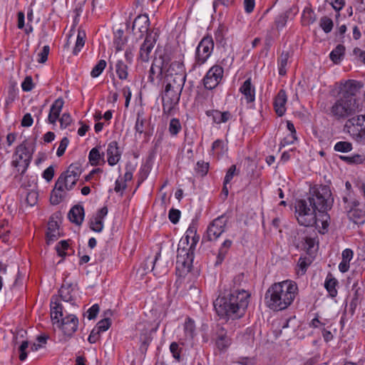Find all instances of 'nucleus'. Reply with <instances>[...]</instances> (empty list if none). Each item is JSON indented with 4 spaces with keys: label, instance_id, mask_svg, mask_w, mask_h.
Listing matches in <instances>:
<instances>
[{
    "label": "nucleus",
    "instance_id": "obj_1",
    "mask_svg": "<svg viewBox=\"0 0 365 365\" xmlns=\"http://www.w3.org/2000/svg\"><path fill=\"white\" fill-rule=\"evenodd\" d=\"M333 200L329 187L327 185L310 188L307 199L299 200L295 204V214L300 225L312 227L317 223L316 211L324 212L330 209Z\"/></svg>",
    "mask_w": 365,
    "mask_h": 365
},
{
    "label": "nucleus",
    "instance_id": "obj_2",
    "mask_svg": "<svg viewBox=\"0 0 365 365\" xmlns=\"http://www.w3.org/2000/svg\"><path fill=\"white\" fill-rule=\"evenodd\" d=\"M360 88V83L354 80H348L341 83L339 96L330 107L329 115L336 120H344L361 110L356 96Z\"/></svg>",
    "mask_w": 365,
    "mask_h": 365
},
{
    "label": "nucleus",
    "instance_id": "obj_3",
    "mask_svg": "<svg viewBox=\"0 0 365 365\" xmlns=\"http://www.w3.org/2000/svg\"><path fill=\"white\" fill-rule=\"evenodd\" d=\"M195 247L196 245H193L187 238L182 237L180 239L176 259V272L179 276H185L190 272Z\"/></svg>",
    "mask_w": 365,
    "mask_h": 365
},
{
    "label": "nucleus",
    "instance_id": "obj_4",
    "mask_svg": "<svg viewBox=\"0 0 365 365\" xmlns=\"http://www.w3.org/2000/svg\"><path fill=\"white\" fill-rule=\"evenodd\" d=\"M344 130L356 143L365 145V114L349 118L345 123Z\"/></svg>",
    "mask_w": 365,
    "mask_h": 365
},
{
    "label": "nucleus",
    "instance_id": "obj_5",
    "mask_svg": "<svg viewBox=\"0 0 365 365\" xmlns=\"http://www.w3.org/2000/svg\"><path fill=\"white\" fill-rule=\"evenodd\" d=\"M31 159L32 153L29 151L25 143H23L16 147L11 164L23 175L28 169Z\"/></svg>",
    "mask_w": 365,
    "mask_h": 365
},
{
    "label": "nucleus",
    "instance_id": "obj_6",
    "mask_svg": "<svg viewBox=\"0 0 365 365\" xmlns=\"http://www.w3.org/2000/svg\"><path fill=\"white\" fill-rule=\"evenodd\" d=\"M345 210L350 220L356 224H362L365 222V205H362L356 199L344 197Z\"/></svg>",
    "mask_w": 365,
    "mask_h": 365
},
{
    "label": "nucleus",
    "instance_id": "obj_7",
    "mask_svg": "<svg viewBox=\"0 0 365 365\" xmlns=\"http://www.w3.org/2000/svg\"><path fill=\"white\" fill-rule=\"evenodd\" d=\"M237 299L216 298L213 305L217 315L220 317H226L237 313L240 309V304L237 302Z\"/></svg>",
    "mask_w": 365,
    "mask_h": 365
},
{
    "label": "nucleus",
    "instance_id": "obj_8",
    "mask_svg": "<svg viewBox=\"0 0 365 365\" xmlns=\"http://www.w3.org/2000/svg\"><path fill=\"white\" fill-rule=\"evenodd\" d=\"M222 297H251L252 293L247 289V283L245 281V274L240 273L235 276L232 282L229 287L225 288Z\"/></svg>",
    "mask_w": 365,
    "mask_h": 365
},
{
    "label": "nucleus",
    "instance_id": "obj_9",
    "mask_svg": "<svg viewBox=\"0 0 365 365\" xmlns=\"http://www.w3.org/2000/svg\"><path fill=\"white\" fill-rule=\"evenodd\" d=\"M214 48V42L211 36H205L196 48L195 66L205 63L210 56Z\"/></svg>",
    "mask_w": 365,
    "mask_h": 365
},
{
    "label": "nucleus",
    "instance_id": "obj_10",
    "mask_svg": "<svg viewBox=\"0 0 365 365\" xmlns=\"http://www.w3.org/2000/svg\"><path fill=\"white\" fill-rule=\"evenodd\" d=\"M169 62V57L165 56L155 58L149 70L148 81L152 83H154L156 80L161 81L163 78V72L166 71Z\"/></svg>",
    "mask_w": 365,
    "mask_h": 365
},
{
    "label": "nucleus",
    "instance_id": "obj_11",
    "mask_svg": "<svg viewBox=\"0 0 365 365\" xmlns=\"http://www.w3.org/2000/svg\"><path fill=\"white\" fill-rule=\"evenodd\" d=\"M228 222V217L222 215L210 222L207 229V238L208 241L216 240L225 231Z\"/></svg>",
    "mask_w": 365,
    "mask_h": 365
},
{
    "label": "nucleus",
    "instance_id": "obj_12",
    "mask_svg": "<svg viewBox=\"0 0 365 365\" xmlns=\"http://www.w3.org/2000/svg\"><path fill=\"white\" fill-rule=\"evenodd\" d=\"M224 69L221 66L214 65L206 73L202 79L203 85L207 90L215 88L223 78Z\"/></svg>",
    "mask_w": 365,
    "mask_h": 365
},
{
    "label": "nucleus",
    "instance_id": "obj_13",
    "mask_svg": "<svg viewBox=\"0 0 365 365\" xmlns=\"http://www.w3.org/2000/svg\"><path fill=\"white\" fill-rule=\"evenodd\" d=\"M283 289H286V293L290 295L297 294V284L291 280H285L282 282L275 283L267 290L265 297H282Z\"/></svg>",
    "mask_w": 365,
    "mask_h": 365
},
{
    "label": "nucleus",
    "instance_id": "obj_14",
    "mask_svg": "<svg viewBox=\"0 0 365 365\" xmlns=\"http://www.w3.org/2000/svg\"><path fill=\"white\" fill-rule=\"evenodd\" d=\"M78 325V319L73 314H68L56 323V326L59 328L65 337L71 338L76 331Z\"/></svg>",
    "mask_w": 365,
    "mask_h": 365
},
{
    "label": "nucleus",
    "instance_id": "obj_15",
    "mask_svg": "<svg viewBox=\"0 0 365 365\" xmlns=\"http://www.w3.org/2000/svg\"><path fill=\"white\" fill-rule=\"evenodd\" d=\"M150 21L148 14H140L135 18L132 25V32L133 35L139 34V38H142L145 34L148 36L153 30H150Z\"/></svg>",
    "mask_w": 365,
    "mask_h": 365
},
{
    "label": "nucleus",
    "instance_id": "obj_16",
    "mask_svg": "<svg viewBox=\"0 0 365 365\" xmlns=\"http://www.w3.org/2000/svg\"><path fill=\"white\" fill-rule=\"evenodd\" d=\"M158 34L157 32H150L145 36L139 51V58L144 62L150 59V53L157 41Z\"/></svg>",
    "mask_w": 365,
    "mask_h": 365
},
{
    "label": "nucleus",
    "instance_id": "obj_17",
    "mask_svg": "<svg viewBox=\"0 0 365 365\" xmlns=\"http://www.w3.org/2000/svg\"><path fill=\"white\" fill-rule=\"evenodd\" d=\"M294 298H265V304L273 311L287 309L293 302Z\"/></svg>",
    "mask_w": 365,
    "mask_h": 365
},
{
    "label": "nucleus",
    "instance_id": "obj_18",
    "mask_svg": "<svg viewBox=\"0 0 365 365\" xmlns=\"http://www.w3.org/2000/svg\"><path fill=\"white\" fill-rule=\"evenodd\" d=\"M108 163L110 165H116L120 159L121 152L120 151L118 143L111 141L107 148Z\"/></svg>",
    "mask_w": 365,
    "mask_h": 365
},
{
    "label": "nucleus",
    "instance_id": "obj_19",
    "mask_svg": "<svg viewBox=\"0 0 365 365\" xmlns=\"http://www.w3.org/2000/svg\"><path fill=\"white\" fill-rule=\"evenodd\" d=\"M64 104V101L62 98H57L51 106L48 122L50 124L54 125L56 120L59 118L60 113L62 110Z\"/></svg>",
    "mask_w": 365,
    "mask_h": 365
},
{
    "label": "nucleus",
    "instance_id": "obj_20",
    "mask_svg": "<svg viewBox=\"0 0 365 365\" xmlns=\"http://www.w3.org/2000/svg\"><path fill=\"white\" fill-rule=\"evenodd\" d=\"M287 101V97L286 95V92L284 90L281 89L277 96L274 98V108L275 110L276 113L279 116H282L286 111V103Z\"/></svg>",
    "mask_w": 365,
    "mask_h": 365
},
{
    "label": "nucleus",
    "instance_id": "obj_21",
    "mask_svg": "<svg viewBox=\"0 0 365 365\" xmlns=\"http://www.w3.org/2000/svg\"><path fill=\"white\" fill-rule=\"evenodd\" d=\"M84 216V208L81 205H74L68 213L69 220L76 225H81L82 224Z\"/></svg>",
    "mask_w": 365,
    "mask_h": 365
},
{
    "label": "nucleus",
    "instance_id": "obj_22",
    "mask_svg": "<svg viewBox=\"0 0 365 365\" xmlns=\"http://www.w3.org/2000/svg\"><path fill=\"white\" fill-rule=\"evenodd\" d=\"M78 180V178H74V176L63 172L58 177L56 182H58V185H59L58 190H61L62 186L65 190H71L75 186Z\"/></svg>",
    "mask_w": 365,
    "mask_h": 365
},
{
    "label": "nucleus",
    "instance_id": "obj_23",
    "mask_svg": "<svg viewBox=\"0 0 365 365\" xmlns=\"http://www.w3.org/2000/svg\"><path fill=\"white\" fill-rule=\"evenodd\" d=\"M165 78L167 81V84H170V88L182 91L186 80V74H174L173 76H167L165 73Z\"/></svg>",
    "mask_w": 365,
    "mask_h": 365
},
{
    "label": "nucleus",
    "instance_id": "obj_24",
    "mask_svg": "<svg viewBox=\"0 0 365 365\" xmlns=\"http://www.w3.org/2000/svg\"><path fill=\"white\" fill-rule=\"evenodd\" d=\"M50 307L51 319L53 325L55 326L56 323H58V321L61 320V318H63V307L58 300L51 301Z\"/></svg>",
    "mask_w": 365,
    "mask_h": 365
},
{
    "label": "nucleus",
    "instance_id": "obj_25",
    "mask_svg": "<svg viewBox=\"0 0 365 365\" xmlns=\"http://www.w3.org/2000/svg\"><path fill=\"white\" fill-rule=\"evenodd\" d=\"M205 113L208 117H212L213 122L217 124L226 123L232 118L229 111L221 112L218 110H209Z\"/></svg>",
    "mask_w": 365,
    "mask_h": 365
},
{
    "label": "nucleus",
    "instance_id": "obj_26",
    "mask_svg": "<svg viewBox=\"0 0 365 365\" xmlns=\"http://www.w3.org/2000/svg\"><path fill=\"white\" fill-rule=\"evenodd\" d=\"M57 216L52 215L48 222V232L46 233L47 237L49 240H56L60 236L58 224L56 220Z\"/></svg>",
    "mask_w": 365,
    "mask_h": 365
},
{
    "label": "nucleus",
    "instance_id": "obj_27",
    "mask_svg": "<svg viewBox=\"0 0 365 365\" xmlns=\"http://www.w3.org/2000/svg\"><path fill=\"white\" fill-rule=\"evenodd\" d=\"M245 96L247 103H252L255 100V88L252 86L251 79H247L240 88Z\"/></svg>",
    "mask_w": 365,
    "mask_h": 365
},
{
    "label": "nucleus",
    "instance_id": "obj_28",
    "mask_svg": "<svg viewBox=\"0 0 365 365\" xmlns=\"http://www.w3.org/2000/svg\"><path fill=\"white\" fill-rule=\"evenodd\" d=\"M232 245V241L231 240H225L221 244L217 255L215 266L220 265L222 263Z\"/></svg>",
    "mask_w": 365,
    "mask_h": 365
},
{
    "label": "nucleus",
    "instance_id": "obj_29",
    "mask_svg": "<svg viewBox=\"0 0 365 365\" xmlns=\"http://www.w3.org/2000/svg\"><path fill=\"white\" fill-rule=\"evenodd\" d=\"M127 37L124 36V31L123 29H118L114 33L113 44L116 51L123 50L124 46L127 43Z\"/></svg>",
    "mask_w": 365,
    "mask_h": 365
},
{
    "label": "nucleus",
    "instance_id": "obj_30",
    "mask_svg": "<svg viewBox=\"0 0 365 365\" xmlns=\"http://www.w3.org/2000/svg\"><path fill=\"white\" fill-rule=\"evenodd\" d=\"M216 345L220 350L226 349L230 344V339L227 336L225 329L222 327L217 331Z\"/></svg>",
    "mask_w": 365,
    "mask_h": 365
},
{
    "label": "nucleus",
    "instance_id": "obj_31",
    "mask_svg": "<svg viewBox=\"0 0 365 365\" xmlns=\"http://www.w3.org/2000/svg\"><path fill=\"white\" fill-rule=\"evenodd\" d=\"M59 189V185L56 182L55 187L51 192L50 201L52 205L59 204L63 199L65 197V189L61 186V189Z\"/></svg>",
    "mask_w": 365,
    "mask_h": 365
},
{
    "label": "nucleus",
    "instance_id": "obj_32",
    "mask_svg": "<svg viewBox=\"0 0 365 365\" xmlns=\"http://www.w3.org/2000/svg\"><path fill=\"white\" fill-rule=\"evenodd\" d=\"M165 70L168 77L173 76L174 74H185L183 63L177 61L172 62Z\"/></svg>",
    "mask_w": 365,
    "mask_h": 365
},
{
    "label": "nucleus",
    "instance_id": "obj_33",
    "mask_svg": "<svg viewBox=\"0 0 365 365\" xmlns=\"http://www.w3.org/2000/svg\"><path fill=\"white\" fill-rule=\"evenodd\" d=\"M345 52V47L342 44H339L336 48L330 53V59L335 63L339 64L343 59Z\"/></svg>",
    "mask_w": 365,
    "mask_h": 365
},
{
    "label": "nucleus",
    "instance_id": "obj_34",
    "mask_svg": "<svg viewBox=\"0 0 365 365\" xmlns=\"http://www.w3.org/2000/svg\"><path fill=\"white\" fill-rule=\"evenodd\" d=\"M182 91L170 88V84H166L163 97L175 102L180 101Z\"/></svg>",
    "mask_w": 365,
    "mask_h": 365
},
{
    "label": "nucleus",
    "instance_id": "obj_35",
    "mask_svg": "<svg viewBox=\"0 0 365 365\" xmlns=\"http://www.w3.org/2000/svg\"><path fill=\"white\" fill-rule=\"evenodd\" d=\"M289 58V53L287 51H282L280 56L278 58V68L279 74L280 76H284L287 73L286 67L287 66L288 59Z\"/></svg>",
    "mask_w": 365,
    "mask_h": 365
},
{
    "label": "nucleus",
    "instance_id": "obj_36",
    "mask_svg": "<svg viewBox=\"0 0 365 365\" xmlns=\"http://www.w3.org/2000/svg\"><path fill=\"white\" fill-rule=\"evenodd\" d=\"M145 127L146 120L143 117V111H138L134 129L137 133L140 135L145 132Z\"/></svg>",
    "mask_w": 365,
    "mask_h": 365
},
{
    "label": "nucleus",
    "instance_id": "obj_37",
    "mask_svg": "<svg viewBox=\"0 0 365 365\" xmlns=\"http://www.w3.org/2000/svg\"><path fill=\"white\" fill-rule=\"evenodd\" d=\"M162 99L163 115H165L167 116L173 115V110L179 102H175L173 100H169L163 97H162Z\"/></svg>",
    "mask_w": 365,
    "mask_h": 365
},
{
    "label": "nucleus",
    "instance_id": "obj_38",
    "mask_svg": "<svg viewBox=\"0 0 365 365\" xmlns=\"http://www.w3.org/2000/svg\"><path fill=\"white\" fill-rule=\"evenodd\" d=\"M86 33L83 30L78 31V35L75 46L73 49V54L76 56L81 51L85 44Z\"/></svg>",
    "mask_w": 365,
    "mask_h": 365
},
{
    "label": "nucleus",
    "instance_id": "obj_39",
    "mask_svg": "<svg viewBox=\"0 0 365 365\" xmlns=\"http://www.w3.org/2000/svg\"><path fill=\"white\" fill-rule=\"evenodd\" d=\"M315 245V239L311 237H304L302 238L300 243H298L297 247L306 250L308 253L310 252L314 248Z\"/></svg>",
    "mask_w": 365,
    "mask_h": 365
},
{
    "label": "nucleus",
    "instance_id": "obj_40",
    "mask_svg": "<svg viewBox=\"0 0 365 365\" xmlns=\"http://www.w3.org/2000/svg\"><path fill=\"white\" fill-rule=\"evenodd\" d=\"M340 159L348 164H361L365 160V157L363 155L354 154L353 155H341Z\"/></svg>",
    "mask_w": 365,
    "mask_h": 365
},
{
    "label": "nucleus",
    "instance_id": "obj_41",
    "mask_svg": "<svg viewBox=\"0 0 365 365\" xmlns=\"http://www.w3.org/2000/svg\"><path fill=\"white\" fill-rule=\"evenodd\" d=\"M115 71L120 80H125L128 78V66L123 61H118L115 65Z\"/></svg>",
    "mask_w": 365,
    "mask_h": 365
},
{
    "label": "nucleus",
    "instance_id": "obj_42",
    "mask_svg": "<svg viewBox=\"0 0 365 365\" xmlns=\"http://www.w3.org/2000/svg\"><path fill=\"white\" fill-rule=\"evenodd\" d=\"M195 326L194 321L188 317L184 324L185 336L188 339H192L195 335Z\"/></svg>",
    "mask_w": 365,
    "mask_h": 365
},
{
    "label": "nucleus",
    "instance_id": "obj_43",
    "mask_svg": "<svg viewBox=\"0 0 365 365\" xmlns=\"http://www.w3.org/2000/svg\"><path fill=\"white\" fill-rule=\"evenodd\" d=\"M317 19L314 11L310 8H305L302 14V22L304 25L313 24Z\"/></svg>",
    "mask_w": 365,
    "mask_h": 365
},
{
    "label": "nucleus",
    "instance_id": "obj_44",
    "mask_svg": "<svg viewBox=\"0 0 365 365\" xmlns=\"http://www.w3.org/2000/svg\"><path fill=\"white\" fill-rule=\"evenodd\" d=\"M184 237L187 238L188 240H191L192 244L193 245H197L200 237L197 235V230L196 227L193 225H190L188 229L187 230Z\"/></svg>",
    "mask_w": 365,
    "mask_h": 365
},
{
    "label": "nucleus",
    "instance_id": "obj_45",
    "mask_svg": "<svg viewBox=\"0 0 365 365\" xmlns=\"http://www.w3.org/2000/svg\"><path fill=\"white\" fill-rule=\"evenodd\" d=\"M353 149L352 143L348 141H339L334 147V150L340 153H349Z\"/></svg>",
    "mask_w": 365,
    "mask_h": 365
},
{
    "label": "nucleus",
    "instance_id": "obj_46",
    "mask_svg": "<svg viewBox=\"0 0 365 365\" xmlns=\"http://www.w3.org/2000/svg\"><path fill=\"white\" fill-rule=\"evenodd\" d=\"M103 156V153L101 155L98 148L96 147L91 150L88 155V159L92 165H97Z\"/></svg>",
    "mask_w": 365,
    "mask_h": 365
},
{
    "label": "nucleus",
    "instance_id": "obj_47",
    "mask_svg": "<svg viewBox=\"0 0 365 365\" xmlns=\"http://www.w3.org/2000/svg\"><path fill=\"white\" fill-rule=\"evenodd\" d=\"M319 26L324 31V33L328 34L331 31L334 26V23L330 18L327 16H323L320 19Z\"/></svg>",
    "mask_w": 365,
    "mask_h": 365
},
{
    "label": "nucleus",
    "instance_id": "obj_48",
    "mask_svg": "<svg viewBox=\"0 0 365 365\" xmlns=\"http://www.w3.org/2000/svg\"><path fill=\"white\" fill-rule=\"evenodd\" d=\"M168 129L171 135H177L182 129L179 119L172 118L170 121Z\"/></svg>",
    "mask_w": 365,
    "mask_h": 365
},
{
    "label": "nucleus",
    "instance_id": "obj_49",
    "mask_svg": "<svg viewBox=\"0 0 365 365\" xmlns=\"http://www.w3.org/2000/svg\"><path fill=\"white\" fill-rule=\"evenodd\" d=\"M64 172L66 174L74 176V178H79V177L81 174V172H82L81 164L78 163H72L69 165L68 169Z\"/></svg>",
    "mask_w": 365,
    "mask_h": 365
},
{
    "label": "nucleus",
    "instance_id": "obj_50",
    "mask_svg": "<svg viewBox=\"0 0 365 365\" xmlns=\"http://www.w3.org/2000/svg\"><path fill=\"white\" fill-rule=\"evenodd\" d=\"M106 66V61L105 60H100L97 64L93 68L91 76L93 78H97L98 77L101 73L103 71Z\"/></svg>",
    "mask_w": 365,
    "mask_h": 365
},
{
    "label": "nucleus",
    "instance_id": "obj_51",
    "mask_svg": "<svg viewBox=\"0 0 365 365\" xmlns=\"http://www.w3.org/2000/svg\"><path fill=\"white\" fill-rule=\"evenodd\" d=\"M337 280L334 278L327 279L325 281V287L328 291L330 297H335L336 290L335 287L337 284Z\"/></svg>",
    "mask_w": 365,
    "mask_h": 365
},
{
    "label": "nucleus",
    "instance_id": "obj_52",
    "mask_svg": "<svg viewBox=\"0 0 365 365\" xmlns=\"http://www.w3.org/2000/svg\"><path fill=\"white\" fill-rule=\"evenodd\" d=\"M289 13L288 11L284 12L278 15L275 19V24L277 29H282L285 26Z\"/></svg>",
    "mask_w": 365,
    "mask_h": 365
},
{
    "label": "nucleus",
    "instance_id": "obj_53",
    "mask_svg": "<svg viewBox=\"0 0 365 365\" xmlns=\"http://www.w3.org/2000/svg\"><path fill=\"white\" fill-rule=\"evenodd\" d=\"M89 227L93 231L101 232L103 229V221L94 217L91 220Z\"/></svg>",
    "mask_w": 365,
    "mask_h": 365
},
{
    "label": "nucleus",
    "instance_id": "obj_54",
    "mask_svg": "<svg viewBox=\"0 0 365 365\" xmlns=\"http://www.w3.org/2000/svg\"><path fill=\"white\" fill-rule=\"evenodd\" d=\"M226 28L223 26H220L215 33V38L217 43L220 44L225 43V35L226 33Z\"/></svg>",
    "mask_w": 365,
    "mask_h": 365
},
{
    "label": "nucleus",
    "instance_id": "obj_55",
    "mask_svg": "<svg viewBox=\"0 0 365 365\" xmlns=\"http://www.w3.org/2000/svg\"><path fill=\"white\" fill-rule=\"evenodd\" d=\"M110 324V319L106 317L98 322L95 329L98 330V332L105 331L109 329Z\"/></svg>",
    "mask_w": 365,
    "mask_h": 365
},
{
    "label": "nucleus",
    "instance_id": "obj_56",
    "mask_svg": "<svg viewBox=\"0 0 365 365\" xmlns=\"http://www.w3.org/2000/svg\"><path fill=\"white\" fill-rule=\"evenodd\" d=\"M68 247L69 245L67 241L61 240V242H59L56 246V250L58 253V255L60 257L66 256V250H68Z\"/></svg>",
    "mask_w": 365,
    "mask_h": 365
},
{
    "label": "nucleus",
    "instance_id": "obj_57",
    "mask_svg": "<svg viewBox=\"0 0 365 365\" xmlns=\"http://www.w3.org/2000/svg\"><path fill=\"white\" fill-rule=\"evenodd\" d=\"M237 168L235 165H231L229 169L227 170L226 175L225 176L224 179V184H228L230 182V181L232 180L233 177L235 175H237L238 173H236Z\"/></svg>",
    "mask_w": 365,
    "mask_h": 365
},
{
    "label": "nucleus",
    "instance_id": "obj_58",
    "mask_svg": "<svg viewBox=\"0 0 365 365\" xmlns=\"http://www.w3.org/2000/svg\"><path fill=\"white\" fill-rule=\"evenodd\" d=\"M68 143H69V140L67 137H64L61 139V140L60 142V145H59L57 152H56V155L58 157H61L64 154Z\"/></svg>",
    "mask_w": 365,
    "mask_h": 365
},
{
    "label": "nucleus",
    "instance_id": "obj_59",
    "mask_svg": "<svg viewBox=\"0 0 365 365\" xmlns=\"http://www.w3.org/2000/svg\"><path fill=\"white\" fill-rule=\"evenodd\" d=\"M26 201L29 206H34L38 201V193L35 191H30L27 193Z\"/></svg>",
    "mask_w": 365,
    "mask_h": 365
},
{
    "label": "nucleus",
    "instance_id": "obj_60",
    "mask_svg": "<svg viewBox=\"0 0 365 365\" xmlns=\"http://www.w3.org/2000/svg\"><path fill=\"white\" fill-rule=\"evenodd\" d=\"M180 214L181 212L179 210L172 208L169 211L168 218L171 222L176 224L180 220Z\"/></svg>",
    "mask_w": 365,
    "mask_h": 365
},
{
    "label": "nucleus",
    "instance_id": "obj_61",
    "mask_svg": "<svg viewBox=\"0 0 365 365\" xmlns=\"http://www.w3.org/2000/svg\"><path fill=\"white\" fill-rule=\"evenodd\" d=\"M59 122L61 128H66L68 127L72 122L70 114L68 113H64L59 118Z\"/></svg>",
    "mask_w": 365,
    "mask_h": 365
},
{
    "label": "nucleus",
    "instance_id": "obj_62",
    "mask_svg": "<svg viewBox=\"0 0 365 365\" xmlns=\"http://www.w3.org/2000/svg\"><path fill=\"white\" fill-rule=\"evenodd\" d=\"M21 88L24 91L28 92L33 89L34 83L31 76H26L21 83Z\"/></svg>",
    "mask_w": 365,
    "mask_h": 365
},
{
    "label": "nucleus",
    "instance_id": "obj_63",
    "mask_svg": "<svg viewBox=\"0 0 365 365\" xmlns=\"http://www.w3.org/2000/svg\"><path fill=\"white\" fill-rule=\"evenodd\" d=\"M50 48L48 46H44L42 51L38 54V62L41 63H45L48 59Z\"/></svg>",
    "mask_w": 365,
    "mask_h": 365
},
{
    "label": "nucleus",
    "instance_id": "obj_64",
    "mask_svg": "<svg viewBox=\"0 0 365 365\" xmlns=\"http://www.w3.org/2000/svg\"><path fill=\"white\" fill-rule=\"evenodd\" d=\"M353 55L355 56L358 61L365 64V51L361 50L360 48L356 47L353 50Z\"/></svg>",
    "mask_w": 365,
    "mask_h": 365
}]
</instances>
